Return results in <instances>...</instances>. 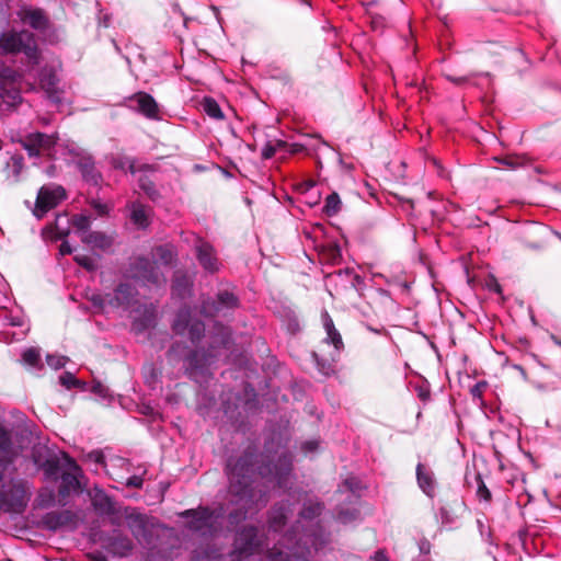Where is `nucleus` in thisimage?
Listing matches in <instances>:
<instances>
[{
  "label": "nucleus",
  "mask_w": 561,
  "mask_h": 561,
  "mask_svg": "<svg viewBox=\"0 0 561 561\" xmlns=\"http://www.w3.org/2000/svg\"><path fill=\"white\" fill-rule=\"evenodd\" d=\"M225 472L230 503L237 506L227 515L228 526L233 528L244 522L251 511L266 505L267 484L284 490L291 486L294 456L280 438L271 437L264 442L260 454L255 446H248L241 455L230 456Z\"/></svg>",
  "instance_id": "nucleus-1"
},
{
  "label": "nucleus",
  "mask_w": 561,
  "mask_h": 561,
  "mask_svg": "<svg viewBox=\"0 0 561 561\" xmlns=\"http://www.w3.org/2000/svg\"><path fill=\"white\" fill-rule=\"evenodd\" d=\"M33 440V432L23 423L0 419V511L20 514L27 505L26 482L15 478L14 460Z\"/></svg>",
  "instance_id": "nucleus-2"
},
{
  "label": "nucleus",
  "mask_w": 561,
  "mask_h": 561,
  "mask_svg": "<svg viewBox=\"0 0 561 561\" xmlns=\"http://www.w3.org/2000/svg\"><path fill=\"white\" fill-rule=\"evenodd\" d=\"M124 517L133 537L151 557L158 558V561L172 560L173 550L179 548L172 528L135 507H125Z\"/></svg>",
  "instance_id": "nucleus-3"
},
{
  "label": "nucleus",
  "mask_w": 561,
  "mask_h": 561,
  "mask_svg": "<svg viewBox=\"0 0 561 561\" xmlns=\"http://www.w3.org/2000/svg\"><path fill=\"white\" fill-rule=\"evenodd\" d=\"M232 341L229 327L219 322L214 324L209 335L208 347L191 350L183 357L184 374L194 382L203 385L211 377L210 365L220 355V350H228Z\"/></svg>",
  "instance_id": "nucleus-4"
},
{
  "label": "nucleus",
  "mask_w": 561,
  "mask_h": 561,
  "mask_svg": "<svg viewBox=\"0 0 561 561\" xmlns=\"http://www.w3.org/2000/svg\"><path fill=\"white\" fill-rule=\"evenodd\" d=\"M23 54L32 65L39 62V50L33 33L7 30L0 33V55Z\"/></svg>",
  "instance_id": "nucleus-5"
},
{
  "label": "nucleus",
  "mask_w": 561,
  "mask_h": 561,
  "mask_svg": "<svg viewBox=\"0 0 561 561\" xmlns=\"http://www.w3.org/2000/svg\"><path fill=\"white\" fill-rule=\"evenodd\" d=\"M123 276L149 288L159 287L165 283L157 262L145 255L131 257L123 272Z\"/></svg>",
  "instance_id": "nucleus-6"
},
{
  "label": "nucleus",
  "mask_w": 561,
  "mask_h": 561,
  "mask_svg": "<svg viewBox=\"0 0 561 561\" xmlns=\"http://www.w3.org/2000/svg\"><path fill=\"white\" fill-rule=\"evenodd\" d=\"M224 514L222 507L211 510L208 506L185 510L179 513V517L187 519L186 528L203 537H213L217 534L216 520Z\"/></svg>",
  "instance_id": "nucleus-7"
},
{
  "label": "nucleus",
  "mask_w": 561,
  "mask_h": 561,
  "mask_svg": "<svg viewBox=\"0 0 561 561\" xmlns=\"http://www.w3.org/2000/svg\"><path fill=\"white\" fill-rule=\"evenodd\" d=\"M263 541L255 525H245L236 531L230 558L232 561H248L262 548Z\"/></svg>",
  "instance_id": "nucleus-8"
},
{
  "label": "nucleus",
  "mask_w": 561,
  "mask_h": 561,
  "mask_svg": "<svg viewBox=\"0 0 561 561\" xmlns=\"http://www.w3.org/2000/svg\"><path fill=\"white\" fill-rule=\"evenodd\" d=\"M172 329L178 335L187 334L194 345L205 336V323L197 319L187 306L179 309L172 322Z\"/></svg>",
  "instance_id": "nucleus-9"
},
{
  "label": "nucleus",
  "mask_w": 561,
  "mask_h": 561,
  "mask_svg": "<svg viewBox=\"0 0 561 561\" xmlns=\"http://www.w3.org/2000/svg\"><path fill=\"white\" fill-rule=\"evenodd\" d=\"M240 306L239 297L230 289H219L215 297H208L202 301L201 312L205 317L226 316L238 309Z\"/></svg>",
  "instance_id": "nucleus-10"
},
{
  "label": "nucleus",
  "mask_w": 561,
  "mask_h": 561,
  "mask_svg": "<svg viewBox=\"0 0 561 561\" xmlns=\"http://www.w3.org/2000/svg\"><path fill=\"white\" fill-rule=\"evenodd\" d=\"M64 467L67 469L62 471L59 479L60 484L58 488L59 502H66V500L73 493H78L80 490L79 476L81 469L76 460L68 454H62Z\"/></svg>",
  "instance_id": "nucleus-11"
},
{
  "label": "nucleus",
  "mask_w": 561,
  "mask_h": 561,
  "mask_svg": "<svg viewBox=\"0 0 561 561\" xmlns=\"http://www.w3.org/2000/svg\"><path fill=\"white\" fill-rule=\"evenodd\" d=\"M66 190L56 184L44 185L37 193L33 215L37 219H42L49 210L57 207L64 199H66Z\"/></svg>",
  "instance_id": "nucleus-12"
},
{
  "label": "nucleus",
  "mask_w": 561,
  "mask_h": 561,
  "mask_svg": "<svg viewBox=\"0 0 561 561\" xmlns=\"http://www.w3.org/2000/svg\"><path fill=\"white\" fill-rule=\"evenodd\" d=\"M41 525L49 531L75 529L77 527V514L70 510L47 512L42 516Z\"/></svg>",
  "instance_id": "nucleus-13"
},
{
  "label": "nucleus",
  "mask_w": 561,
  "mask_h": 561,
  "mask_svg": "<svg viewBox=\"0 0 561 561\" xmlns=\"http://www.w3.org/2000/svg\"><path fill=\"white\" fill-rule=\"evenodd\" d=\"M38 81L51 103L57 106L64 103V90L58 87L59 78L53 67H43L38 73Z\"/></svg>",
  "instance_id": "nucleus-14"
},
{
  "label": "nucleus",
  "mask_w": 561,
  "mask_h": 561,
  "mask_svg": "<svg viewBox=\"0 0 561 561\" xmlns=\"http://www.w3.org/2000/svg\"><path fill=\"white\" fill-rule=\"evenodd\" d=\"M128 108L136 111L149 119L159 118V106L152 95L146 92H137L125 99Z\"/></svg>",
  "instance_id": "nucleus-15"
},
{
  "label": "nucleus",
  "mask_w": 561,
  "mask_h": 561,
  "mask_svg": "<svg viewBox=\"0 0 561 561\" xmlns=\"http://www.w3.org/2000/svg\"><path fill=\"white\" fill-rule=\"evenodd\" d=\"M56 135L41 131L30 133L19 142L30 157L38 158L42 149H51L57 142Z\"/></svg>",
  "instance_id": "nucleus-16"
},
{
  "label": "nucleus",
  "mask_w": 561,
  "mask_h": 561,
  "mask_svg": "<svg viewBox=\"0 0 561 561\" xmlns=\"http://www.w3.org/2000/svg\"><path fill=\"white\" fill-rule=\"evenodd\" d=\"M194 248L197 261L206 272L216 273L219 271L216 250L209 242L198 239Z\"/></svg>",
  "instance_id": "nucleus-17"
},
{
  "label": "nucleus",
  "mask_w": 561,
  "mask_h": 561,
  "mask_svg": "<svg viewBox=\"0 0 561 561\" xmlns=\"http://www.w3.org/2000/svg\"><path fill=\"white\" fill-rule=\"evenodd\" d=\"M104 545L108 552L119 558L129 556L134 548L131 539L116 529L106 537Z\"/></svg>",
  "instance_id": "nucleus-18"
},
{
  "label": "nucleus",
  "mask_w": 561,
  "mask_h": 561,
  "mask_svg": "<svg viewBox=\"0 0 561 561\" xmlns=\"http://www.w3.org/2000/svg\"><path fill=\"white\" fill-rule=\"evenodd\" d=\"M91 502L94 511L102 517L117 513L116 502L103 489L94 488Z\"/></svg>",
  "instance_id": "nucleus-19"
},
{
  "label": "nucleus",
  "mask_w": 561,
  "mask_h": 561,
  "mask_svg": "<svg viewBox=\"0 0 561 561\" xmlns=\"http://www.w3.org/2000/svg\"><path fill=\"white\" fill-rule=\"evenodd\" d=\"M82 179L89 185L98 187L103 181L102 173L95 167V162L91 156H82L76 162Z\"/></svg>",
  "instance_id": "nucleus-20"
},
{
  "label": "nucleus",
  "mask_w": 561,
  "mask_h": 561,
  "mask_svg": "<svg viewBox=\"0 0 561 561\" xmlns=\"http://www.w3.org/2000/svg\"><path fill=\"white\" fill-rule=\"evenodd\" d=\"M415 474L417 485L422 492L426 496L434 499L437 489V481L433 470L428 466L419 462L416 465Z\"/></svg>",
  "instance_id": "nucleus-21"
},
{
  "label": "nucleus",
  "mask_w": 561,
  "mask_h": 561,
  "mask_svg": "<svg viewBox=\"0 0 561 561\" xmlns=\"http://www.w3.org/2000/svg\"><path fill=\"white\" fill-rule=\"evenodd\" d=\"M323 329L325 331V337L323 339V343L333 346V352L336 355H340L344 350V343L342 340V335L339 330L335 328L333 319L329 314L327 310H323L321 313Z\"/></svg>",
  "instance_id": "nucleus-22"
},
{
  "label": "nucleus",
  "mask_w": 561,
  "mask_h": 561,
  "mask_svg": "<svg viewBox=\"0 0 561 561\" xmlns=\"http://www.w3.org/2000/svg\"><path fill=\"white\" fill-rule=\"evenodd\" d=\"M289 513V503L279 502L276 503L268 513V529L274 533H279L284 529L287 524Z\"/></svg>",
  "instance_id": "nucleus-23"
},
{
  "label": "nucleus",
  "mask_w": 561,
  "mask_h": 561,
  "mask_svg": "<svg viewBox=\"0 0 561 561\" xmlns=\"http://www.w3.org/2000/svg\"><path fill=\"white\" fill-rule=\"evenodd\" d=\"M366 486L363 484L362 480L356 476H350L343 480V482L339 485L336 493L343 494L347 492L345 497L346 503L359 504V499L362 496V491Z\"/></svg>",
  "instance_id": "nucleus-24"
},
{
  "label": "nucleus",
  "mask_w": 561,
  "mask_h": 561,
  "mask_svg": "<svg viewBox=\"0 0 561 561\" xmlns=\"http://www.w3.org/2000/svg\"><path fill=\"white\" fill-rule=\"evenodd\" d=\"M129 219L138 229H147L150 226L151 207L135 201L128 205Z\"/></svg>",
  "instance_id": "nucleus-25"
},
{
  "label": "nucleus",
  "mask_w": 561,
  "mask_h": 561,
  "mask_svg": "<svg viewBox=\"0 0 561 561\" xmlns=\"http://www.w3.org/2000/svg\"><path fill=\"white\" fill-rule=\"evenodd\" d=\"M137 289L129 283H119L115 289L110 304L115 307H128L134 301Z\"/></svg>",
  "instance_id": "nucleus-26"
},
{
  "label": "nucleus",
  "mask_w": 561,
  "mask_h": 561,
  "mask_svg": "<svg viewBox=\"0 0 561 561\" xmlns=\"http://www.w3.org/2000/svg\"><path fill=\"white\" fill-rule=\"evenodd\" d=\"M22 102V95L19 89H3L0 91V110L9 112L15 110Z\"/></svg>",
  "instance_id": "nucleus-27"
},
{
  "label": "nucleus",
  "mask_w": 561,
  "mask_h": 561,
  "mask_svg": "<svg viewBox=\"0 0 561 561\" xmlns=\"http://www.w3.org/2000/svg\"><path fill=\"white\" fill-rule=\"evenodd\" d=\"M34 460L44 470V474L47 479L53 481H57L59 479L64 463H60V460L56 455L49 456L41 463L36 457Z\"/></svg>",
  "instance_id": "nucleus-28"
},
{
  "label": "nucleus",
  "mask_w": 561,
  "mask_h": 561,
  "mask_svg": "<svg viewBox=\"0 0 561 561\" xmlns=\"http://www.w3.org/2000/svg\"><path fill=\"white\" fill-rule=\"evenodd\" d=\"M24 168V158L22 154H13L7 162L4 171L7 173V180L10 183H18L21 178L22 170Z\"/></svg>",
  "instance_id": "nucleus-29"
},
{
  "label": "nucleus",
  "mask_w": 561,
  "mask_h": 561,
  "mask_svg": "<svg viewBox=\"0 0 561 561\" xmlns=\"http://www.w3.org/2000/svg\"><path fill=\"white\" fill-rule=\"evenodd\" d=\"M312 358L316 363V367L320 374L325 377H330L335 373V363L339 360L340 355H336L335 352L330 354V359L320 357L318 353L312 352Z\"/></svg>",
  "instance_id": "nucleus-30"
},
{
  "label": "nucleus",
  "mask_w": 561,
  "mask_h": 561,
  "mask_svg": "<svg viewBox=\"0 0 561 561\" xmlns=\"http://www.w3.org/2000/svg\"><path fill=\"white\" fill-rule=\"evenodd\" d=\"M26 23L34 30L44 31L48 27V19L41 9H31L25 12Z\"/></svg>",
  "instance_id": "nucleus-31"
},
{
  "label": "nucleus",
  "mask_w": 561,
  "mask_h": 561,
  "mask_svg": "<svg viewBox=\"0 0 561 561\" xmlns=\"http://www.w3.org/2000/svg\"><path fill=\"white\" fill-rule=\"evenodd\" d=\"M324 510V505L320 501H306L299 512V517L305 520H313L319 517Z\"/></svg>",
  "instance_id": "nucleus-32"
},
{
  "label": "nucleus",
  "mask_w": 561,
  "mask_h": 561,
  "mask_svg": "<svg viewBox=\"0 0 561 561\" xmlns=\"http://www.w3.org/2000/svg\"><path fill=\"white\" fill-rule=\"evenodd\" d=\"M347 504L350 505L348 507H343V506L336 507L335 518L341 524H350V523L356 520L360 515V512L358 510V504H354V503H347Z\"/></svg>",
  "instance_id": "nucleus-33"
},
{
  "label": "nucleus",
  "mask_w": 561,
  "mask_h": 561,
  "mask_svg": "<svg viewBox=\"0 0 561 561\" xmlns=\"http://www.w3.org/2000/svg\"><path fill=\"white\" fill-rule=\"evenodd\" d=\"M494 161L500 165L499 168L506 170H517L526 164V158L520 154H506L504 157H496Z\"/></svg>",
  "instance_id": "nucleus-34"
},
{
  "label": "nucleus",
  "mask_w": 561,
  "mask_h": 561,
  "mask_svg": "<svg viewBox=\"0 0 561 561\" xmlns=\"http://www.w3.org/2000/svg\"><path fill=\"white\" fill-rule=\"evenodd\" d=\"M280 318L283 323L286 327V330L290 334H296L300 331L299 319L296 312L290 308H283V312L280 313Z\"/></svg>",
  "instance_id": "nucleus-35"
},
{
  "label": "nucleus",
  "mask_w": 561,
  "mask_h": 561,
  "mask_svg": "<svg viewBox=\"0 0 561 561\" xmlns=\"http://www.w3.org/2000/svg\"><path fill=\"white\" fill-rule=\"evenodd\" d=\"M341 198L337 193L333 192L329 194L324 201L323 213L329 216H335L341 209Z\"/></svg>",
  "instance_id": "nucleus-36"
},
{
  "label": "nucleus",
  "mask_w": 561,
  "mask_h": 561,
  "mask_svg": "<svg viewBox=\"0 0 561 561\" xmlns=\"http://www.w3.org/2000/svg\"><path fill=\"white\" fill-rule=\"evenodd\" d=\"M156 317L153 312H145L141 317L135 318L133 321V330L137 333L144 332L153 327Z\"/></svg>",
  "instance_id": "nucleus-37"
},
{
  "label": "nucleus",
  "mask_w": 561,
  "mask_h": 561,
  "mask_svg": "<svg viewBox=\"0 0 561 561\" xmlns=\"http://www.w3.org/2000/svg\"><path fill=\"white\" fill-rule=\"evenodd\" d=\"M172 293L181 298L186 297L191 293V284L186 276H178L172 284Z\"/></svg>",
  "instance_id": "nucleus-38"
},
{
  "label": "nucleus",
  "mask_w": 561,
  "mask_h": 561,
  "mask_svg": "<svg viewBox=\"0 0 561 561\" xmlns=\"http://www.w3.org/2000/svg\"><path fill=\"white\" fill-rule=\"evenodd\" d=\"M22 362L33 368L41 367V353L36 347H28L22 353Z\"/></svg>",
  "instance_id": "nucleus-39"
},
{
  "label": "nucleus",
  "mask_w": 561,
  "mask_h": 561,
  "mask_svg": "<svg viewBox=\"0 0 561 561\" xmlns=\"http://www.w3.org/2000/svg\"><path fill=\"white\" fill-rule=\"evenodd\" d=\"M203 106L209 117L215 119H222L225 117L219 104L213 98H205Z\"/></svg>",
  "instance_id": "nucleus-40"
},
{
  "label": "nucleus",
  "mask_w": 561,
  "mask_h": 561,
  "mask_svg": "<svg viewBox=\"0 0 561 561\" xmlns=\"http://www.w3.org/2000/svg\"><path fill=\"white\" fill-rule=\"evenodd\" d=\"M83 241L101 249L107 247L110 244L108 238L99 231H90L84 238Z\"/></svg>",
  "instance_id": "nucleus-41"
},
{
  "label": "nucleus",
  "mask_w": 561,
  "mask_h": 561,
  "mask_svg": "<svg viewBox=\"0 0 561 561\" xmlns=\"http://www.w3.org/2000/svg\"><path fill=\"white\" fill-rule=\"evenodd\" d=\"M160 376L161 373L158 371L153 365H149L144 368L145 381L152 389H154L160 382Z\"/></svg>",
  "instance_id": "nucleus-42"
},
{
  "label": "nucleus",
  "mask_w": 561,
  "mask_h": 561,
  "mask_svg": "<svg viewBox=\"0 0 561 561\" xmlns=\"http://www.w3.org/2000/svg\"><path fill=\"white\" fill-rule=\"evenodd\" d=\"M73 259L78 265L89 272H93L98 268L96 260L91 255L78 253Z\"/></svg>",
  "instance_id": "nucleus-43"
},
{
  "label": "nucleus",
  "mask_w": 561,
  "mask_h": 561,
  "mask_svg": "<svg viewBox=\"0 0 561 561\" xmlns=\"http://www.w3.org/2000/svg\"><path fill=\"white\" fill-rule=\"evenodd\" d=\"M91 392L99 397L102 401L111 402L113 394L110 389L104 386L101 381H94L91 387Z\"/></svg>",
  "instance_id": "nucleus-44"
},
{
  "label": "nucleus",
  "mask_w": 561,
  "mask_h": 561,
  "mask_svg": "<svg viewBox=\"0 0 561 561\" xmlns=\"http://www.w3.org/2000/svg\"><path fill=\"white\" fill-rule=\"evenodd\" d=\"M156 255L164 264L169 265L174 259V253L168 245H159L156 248Z\"/></svg>",
  "instance_id": "nucleus-45"
},
{
  "label": "nucleus",
  "mask_w": 561,
  "mask_h": 561,
  "mask_svg": "<svg viewBox=\"0 0 561 561\" xmlns=\"http://www.w3.org/2000/svg\"><path fill=\"white\" fill-rule=\"evenodd\" d=\"M19 78H20L19 72L15 69H13L12 67L5 66V65L0 66V79L1 80L9 82V83H14L19 80Z\"/></svg>",
  "instance_id": "nucleus-46"
},
{
  "label": "nucleus",
  "mask_w": 561,
  "mask_h": 561,
  "mask_svg": "<svg viewBox=\"0 0 561 561\" xmlns=\"http://www.w3.org/2000/svg\"><path fill=\"white\" fill-rule=\"evenodd\" d=\"M68 360V357L62 355L48 354L46 356L47 365L55 370L65 367Z\"/></svg>",
  "instance_id": "nucleus-47"
},
{
  "label": "nucleus",
  "mask_w": 561,
  "mask_h": 561,
  "mask_svg": "<svg viewBox=\"0 0 561 561\" xmlns=\"http://www.w3.org/2000/svg\"><path fill=\"white\" fill-rule=\"evenodd\" d=\"M266 559V561H290L289 554L276 547L267 551Z\"/></svg>",
  "instance_id": "nucleus-48"
},
{
  "label": "nucleus",
  "mask_w": 561,
  "mask_h": 561,
  "mask_svg": "<svg viewBox=\"0 0 561 561\" xmlns=\"http://www.w3.org/2000/svg\"><path fill=\"white\" fill-rule=\"evenodd\" d=\"M436 517L443 526H450L455 522V516L444 506L439 507Z\"/></svg>",
  "instance_id": "nucleus-49"
},
{
  "label": "nucleus",
  "mask_w": 561,
  "mask_h": 561,
  "mask_svg": "<svg viewBox=\"0 0 561 561\" xmlns=\"http://www.w3.org/2000/svg\"><path fill=\"white\" fill-rule=\"evenodd\" d=\"M59 382L66 389L70 390L76 387V383L79 382V379L72 373L65 371L59 376Z\"/></svg>",
  "instance_id": "nucleus-50"
},
{
  "label": "nucleus",
  "mask_w": 561,
  "mask_h": 561,
  "mask_svg": "<svg viewBox=\"0 0 561 561\" xmlns=\"http://www.w3.org/2000/svg\"><path fill=\"white\" fill-rule=\"evenodd\" d=\"M140 188L148 195V197L152 201H157V198L160 196L158 190L156 188V185L151 181H141L140 182Z\"/></svg>",
  "instance_id": "nucleus-51"
},
{
  "label": "nucleus",
  "mask_w": 561,
  "mask_h": 561,
  "mask_svg": "<svg viewBox=\"0 0 561 561\" xmlns=\"http://www.w3.org/2000/svg\"><path fill=\"white\" fill-rule=\"evenodd\" d=\"M488 387L486 381H478L474 383L470 389V394L472 396V399L476 401L482 402V397L485 388Z\"/></svg>",
  "instance_id": "nucleus-52"
},
{
  "label": "nucleus",
  "mask_w": 561,
  "mask_h": 561,
  "mask_svg": "<svg viewBox=\"0 0 561 561\" xmlns=\"http://www.w3.org/2000/svg\"><path fill=\"white\" fill-rule=\"evenodd\" d=\"M345 273L346 274H352V279H351V284H352V287L359 294V295H363V290L365 288V279L358 275V274H353L348 268L345 270Z\"/></svg>",
  "instance_id": "nucleus-53"
},
{
  "label": "nucleus",
  "mask_w": 561,
  "mask_h": 561,
  "mask_svg": "<svg viewBox=\"0 0 561 561\" xmlns=\"http://www.w3.org/2000/svg\"><path fill=\"white\" fill-rule=\"evenodd\" d=\"M320 442L318 439L305 440L300 445V449L305 455L312 454L318 450Z\"/></svg>",
  "instance_id": "nucleus-54"
},
{
  "label": "nucleus",
  "mask_w": 561,
  "mask_h": 561,
  "mask_svg": "<svg viewBox=\"0 0 561 561\" xmlns=\"http://www.w3.org/2000/svg\"><path fill=\"white\" fill-rule=\"evenodd\" d=\"M186 348L185 345L181 344V343H173L171 345V347L168 350L167 352V358L170 360V362H173L178 358V355H180L182 353V351Z\"/></svg>",
  "instance_id": "nucleus-55"
},
{
  "label": "nucleus",
  "mask_w": 561,
  "mask_h": 561,
  "mask_svg": "<svg viewBox=\"0 0 561 561\" xmlns=\"http://www.w3.org/2000/svg\"><path fill=\"white\" fill-rule=\"evenodd\" d=\"M478 481H479V484H478L477 495L482 501H490L491 500V492L486 488V485L484 484V482L482 481L480 476H478Z\"/></svg>",
  "instance_id": "nucleus-56"
},
{
  "label": "nucleus",
  "mask_w": 561,
  "mask_h": 561,
  "mask_svg": "<svg viewBox=\"0 0 561 561\" xmlns=\"http://www.w3.org/2000/svg\"><path fill=\"white\" fill-rule=\"evenodd\" d=\"M144 484L142 474H133L127 478L125 485L128 488L140 489Z\"/></svg>",
  "instance_id": "nucleus-57"
},
{
  "label": "nucleus",
  "mask_w": 561,
  "mask_h": 561,
  "mask_svg": "<svg viewBox=\"0 0 561 561\" xmlns=\"http://www.w3.org/2000/svg\"><path fill=\"white\" fill-rule=\"evenodd\" d=\"M73 226L78 229V230H88L89 227H90V220L87 216L84 215H79V216H76L75 219H73Z\"/></svg>",
  "instance_id": "nucleus-58"
},
{
  "label": "nucleus",
  "mask_w": 561,
  "mask_h": 561,
  "mask_svg": "<svg viewBox=\"0 0 561 561\" xmlns=\"http://www.w3.org/2000/svg\"><path fill=\"white\" fill-rule=\"evenodd\" d=\"M276 148L271 142L265 144V146L262 148L261 156L263 159L267 160L275 156Z\"/></svg>",
  "instance_id": "nucleus-59"
},
{
  "label": "nucleus",
  "mask_w": 561,
  "mask_h": 561,
  "mask_svg": "<svg viewBox=\"0 0 561 561\" xmlns=\"http://www.w3.org/2000/svg\"><path fill=\"white\" fill-rule=\"evenodd\" d=\"M55 503V495L53 493H49L47 496L41 494L39 495V506L42 507H49L54 505Z\"/></svg>",
  "instance_id": "nucleus-60"
},
{
  "label": "nucleus",
  "mask_w": 561,
  "mask_h": 561,
  "mask_svg": "<svg viewBox=\"0 0 561 561\" xmlns=\"http://www.w3.org/2000/svg\"><path fill=\"white\" fill-rule=\"evenodd\" d=\"M90 301H91L93 307L99 308V309H102L104 307V304H105V300H104L103 296L100 295V294H93L90 297Z\"/></svg>",
  "instance_id": "nucleus-61"
},
{
  "label": "nucleus",
  "mask_w": 561,
  "mask_h": 561,
  "mask_svg": "<svg viewBox=\"0 0 561 561\" xmlns=\"http://www.w3.org/2000/svg\"><path fill=\"white\" fill-rule=\"evenodd\" d=\"M416 392H417V397L424 402L428 401L431 398V392L427 387H423V386L417 387Z\"/></svg>",
  "instance_id": "nucleus-62"
},
{
  "label": "nucleus",
  "mask_w": 561,
  "mask_h": 561,
  "mask_svg": "<svg viewBox=\"0 0 561 561\" xmlns=\"http://www.w3.org/2000/svg\"><path fill=\"white\" fill-rule=\"evenodd\" d=\"M59 252L61 255L71 254L73 252V248L68 241H62L59 247Z\"/></svg>",
  "instance_id": "nucleus-63"
},
{
  "label": "nucleus",
  "mask_w": 561,
  "mask_h": 561,
  "mask_svg": "<svg viewBox=\"0 0 561 561\" xmlns=\"http://www.w3.org/2000/svg\"><path fill=\"white\" fill-rule=\"evenodd\" d=\"M110 21H111V16L107 13L103 14L102 12H100L99 25H101L103 27H108L110 26Z\"/></svg>",
  "instance_id": "nucleus-64"
}]
</instances>
